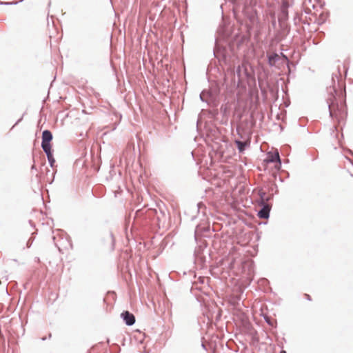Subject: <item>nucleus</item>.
Listing matches in <instances>:
<instances>
[{
  "instance_id": "nucleus-7",
  "label": "nucleus",
  "mask_w": 353,
  "mask_h": 353,
  "mask_svg": "<svg viewBox=\"0 0 353 353\" xmlns=\"http://www.w3.org/2000/svg\"><path fill=\"white\" fill-rule=\"evenodd\" d=\"M261 209L257 212V216L260 219H268L270 217L271 206L268 203L259 202Z\"/></svg>"
},
{
  "instance_id": "nucleus-12",
  "label": "nucleus",
  "mask_w": 353,
  "mask_h": 353,
  "mask_svg": "<svg viewBox=\"0 0 353 353\" xmlns=\"http://www.w3.org/2000/svg\"><path fill=\"white\" fill-rule=\"evenodd\" d=\"M244 12L247 17L249 19L250 21L253 23L256 17V11L254 10L252 8H246Z\"/></svg>"
},
{
  "instance_id": "nucleus-10",
  "label": "nucleus",
  "mask_w": 353,
  "mask_h": 353,
  "mask_svg": "<svg viewBox=\"0 0 353 353\" xmlns=\"http://www.w3.org/2000/svg\"><path fill=\"white\" fill-rule=\"evenodd\" d=\"M280 156L278 150H276L275 152H269L268 153L267 159L265 161L267 163H280Z\"/></svg>"
},
{
  "instance_id": "nucleus-15",
  "label": "nucleus",
  "mask_w": 353,
  "mask_h": 353,
  "mask_svg": "<svg viewBox=\"0 0 353 353\" xmlns=\"http://www.w3.org/2000/svg\"><path fill=\"white\" fill-rule=\"evenodd\" d=\"M220 113L223 115V117H225L227 115L228 112V108L226 105H221L220 107V109L219 110Z\"/></svg>"
},
{
  "instance_id": "nucleus-27",
  "label": "nucleus",
  "mask_w": 353,
  "mask_h": 353,
  "mask_svg": "<svg viewBox=\"0 0 353 353\" xmlns=\"http://www.w3.org/2000/svg\"><path fill=\"white\" fill-rule=\"evenodd\" d=\"M272 197H273V195H270V196H265L264 203H268V202L269 201H270V200L272 199Z\"/></svg>"
},
{
  "instance_id": "nucleus-18",
  "label": "nucleus",
  "mask_w": 353,
  "mask_h": 353,
  "mask_svg": "<svg viewBox=\"0 0 353 353\" xmlns=\"http://www.w3.org/2000/svg\"><path fill=\"white\" fill-rule=\"evenodd\" d=\"M24 0H19V1L14 2V1H0V5H4V6H11V5H17L18 3H21Z\"/></svg>"
},
{
  "instance_id": "nucleus-39",
  "label": "nucleus",
  "mask_w": 353,
  "mask_h": 353,
  "mask_svg": "<svg viewBox=\"0 0 353 353\" xmlns=\"http://www.w3.org/2000/svg\"><path fill=\"white\" fill-rule=\"evenodd\" d=\"M216 41H217V39H215V46L216 47L217 45H216Z\"/></svg>"
},
{
  "instance_id": "nucleus-38",
  "label": "nucleus",
  "mask_w": 353,
  "mask_h": 353,
  "mask_svg": "<svg viewBox=\"0 0 353 353\" xmlns=\"http://www.w3.org/2000/svg\"><path fill=\"white\" fill-rule=\"evenodd\" d=\"M46 339H47V338H46V336H44V337H42V338H41V340H42V341H46Z\"/></svg>"
},
{
  "instance_id": "nucleus-1",
  "label": "nucleus",
  "mask_w": 353,
  "mask_h": 353,
  "mask_svg": "<svg viewBox=\"0 0 353 353\" xmlns=\"http://www.w3.org/2000/svg\"><path fill=\"white\" fill-rule=\"evenodd\" d=\"M332 85L327 88V98L326 99L327 107L329 109L330 117L332 119H340L345 114V108L343 103H339L337 95V89L336 87V83H339L338 76L332 75Z\"/></svg>"
},
{
  "instance_id": "nucleus-24",
  "label": "nucleus",
  "mask_w": 353,
  "mask_h": 353,
  "mask_svg": "<svg viewBox=\"0 0 353 353\" xmlns=\"http://www.w3.org/2000/svg\"><path fill=\"white\" fill-rule=\"evenodd\" d=\"M301 21V17L299 13H296L294 17V24L296 25Z\"/></svg>"
},
{
  "instance_id": "nucleus-40",
  "label": "nucleus",
  "mask_w": 353,
  "mask_h": 353,
  "mask_svg": "<svg viewBox=\"0 0 353 353\" xmlns=\"http://www.w3.org/2000/svg\"><path fill=\"white\" fill-rule=\"evenodd\" d=\"M253 339L256 341H258V339H255L254 337H253Z\"/></svg>"
},
{
  "instance_id": "nucleus-6",
  "label": "nucleus",
  "mask_w": 353,
  "mask_h": 353,
  "mask_svg": "<svg viewBox=\"0 0 353 353\" xmlns=\"http://www.w3.org/2000/svg\"><path fill=\"white\" fill-rule=\"evenodd\" d=\"M53 139L52 133L49 130H44L41 136V148L43 150L51 149V141Z\"/></svg>"
},
{
  "instance_id": "nucleus-9",
  "label": "nucleus",
  "mask_w": 353,
  "mask_h": 353,
  "mask_svg": "<svg viewBox=\"0 0 353 353\" xmlns=\"http://www.w3.org/2000/svg\"><path fill=\"white\" fill-rule=\"evenodd\" d=\"M266 56L268 58V63L269 66L271 68L277 67V63H279L281 60L280 55L276 52H274L272 54L268 53Z\"/></svg>"
},
{
  "instance_id": "nucleus-19",
  "label": "nucleus",
  "mask_w": 353,
  "mask_h": 353,
  "mask_svg": "<svg viewBox=\"0 0 353 353\" xmlns=\"http://www.w3.org/2000/svg\"><path fill=\"white\" fill-rule=\"evenodd\" d=\"M281 39V31H276L274 34V40H275L276 41H280Z\"/></svg>"
},
{
  "instance_id": "nucleus-26",
  "label": "nucleus",
  "mask_w": 353,
  "mask_h": 353,
  "mask_svg": "<svg viewBox=\"0 0 353 353\" xmlns=\"http://www.w3.org/2000/svg\"><path fill=\"white\" fill-rule=\"evenodd\" d=\"M281 58H283L287 63L290 62L288 57L283 53H281Z\"/></svg>"
},
{
  "instance_id": "nucleus-2",
  "label": "nucleus",
  "mask_w": 353,
  "mask_h": 353,
  "mask_svg": "<svg viewBox=\"0 0 353 353\" xmlns=\"http://www.w3.org/2000/svg\"><path fill=\"white\" fill-rule=\"evenodd\" d=\"M244 79L248 80L253 79L254 75L248 71L247 65L245 63L239 65L236 69V71L233 74V82L234 84L236 83L239 87L243 81Z\"/></svg>"
},
{
  "instance_id": "nucleus-16",
  "label": "nucleus",
  "mask_w": 353,
  "mask_h": 353,
  "mask_svg": "<svg viewBox=\"0 0 353 353\" xmlns=\"http://www.w3.org/2000/svg\"><path fill=\"white\" fill-rule=\"evenodd\" d=\"M241 300L240 296H235L231 299V303L234 306H239V301Z\"/></svg>"
},
{
  "instance_id": "nucleus-32",
  "label": "nucleus",
  "mask_w": 353,
  "mask_h": 353,
  "mask_svg": "<svg viewBox=\"0 0 353 353\" xmlns=\"http://www.w3.org/2000/svg\"><path fill=\"white\" fill-rule=\"evenodd\" d=\"M201 347H202L204 350H207L206 345H205L203 343L201 344Z\"/></svg>"
},
{
  "instance_id": "nucleus-5",
  "label": "nucleus",
  "mask_w": 353,
  "mask_h": 353,
  "mask_svg": "<svg viewBox=\"0 0 353 353\" xmlns=\"http://www.w3.org/2000/svg\"><path fill=\"white\" fill-rule=\"evenodd\" d=\"M145 214V219H156L158 222L161 221V216L159 214L158 210L157 209L149 208L147 210H138L135 212V217L142 216Z\"/></svg>"
},
{
  "instance_id": "nucleus-29",
  "label": "nucleus",
  "mask_w": 353,
  "mask_h": 353,
  "mask_svg": "<svg viewBox=\"0 0 353 353\" xmlns=\"http://www.w3.org/2000/svg\"><path fill=\"white\" fill-rule=\"evenodd\" d=\"M276 164L275 165V168L276 170H280L281 168V160H280V163H276Z\"/></svg>"
},
{
  "instance_id": "nucleus-22",
  "label": "nucleus",
  "mask_w": 353,
  "mask_h": 353,
  "mask_svg": "<svg viewBox=\"0 0 353 353\" xmlns=\"http://www.w3.org/2000/svg\"><path fill=\"white\" fill-rule=\"evenodd\" d=\"M263 318H264L265 321V322H266L269 325H270V326H274V322H273L272 319L270 316H268L265 315V316H263Z\"/></svg>"
},
{
  "instance_id": "nucleus-14",
  "label": "nucleus",
  "mask_w": 353,
  "mask_h": 353,
  "mask_svg": "<svg viewBox=\"0 0 353 353\" xmlns=\"http://www.w3.org/2000/svg\"><path fill=\"white\" fill-rule=\"evenodd\" d=\"M277 22H276V18L274 13L271 14V25L269 28L268 33L269 34H271V29L275 30L276 28Z\"/></svg>"
},
{
  "instance_id": "nucleus-21",
  "label": "nucleus",
  "mask_w": 353,
  "mask_h": 353,
  "mask_svg": "<svg viewBox=\"0 0 353 353\" xmlns=\"http://www.w3.org/2000/svg\"><path fill=\"white\" fill-rule=\"evenodd\" d=\"M259 195L260 199L258 201V203L259 202H263V201L264 202L265 196L266 195V193L264 191L261 190L259 191Z\"/></svg>"
},
{
  "instance_id": "nucleus-20",
  "label": "nucleus",
  "mask_w": 353,
  "mask_h": 353,
  "mask_svg": "<svg viewBox=\"0 0 353 353\" xmlns=\"http://www.w3.org/2000/svg\"><path fill=\"white\" fill-rule=\"evenodd\" d=\"M194 261L195 262L201 261V263L205 261V259L203 256H199L196 251L194 252Z\"/></svg>"
},
{
  "instance_id": "nucleus-41",
  "label": "nucleus",
  "mask_w": 353,
  "mask_h": 353,
  "mask_svg": "<svg viewBox=\"0 0 353 353\" xmlns=\"http://www.w3.org/2000/svg\"><path fill=\"white\" fill-rule=\"evenodd\" d=\"M109 342H110V340L108 339H107V343H109Z\"/></svg>"
},
{
  "instance_id": "nucleus-13",
  "label": "nucleus",
  "mask_w": 353,
  "mask_h": 353,
  "mask_svg": "<svg viewBox=\"0 0 353 353\" xmlns=\"http://www.w3.org/2000/svg\"><path fill=\"white\" fill-rule=\"evenodd\" d=\"M43 152L46 153V154L47 156L48 161L49 162V164H50V167L53 168L54 165L55 163V159H54V158L53 157V154H52V148L51 149L43 150Z\"/></svg>"
},
{
  "instance_id": "nucleus-23",
  "label": "nucleus",
  "mask_w": 353,
  "mask_h": 353,
  "mask_svg": "<svg viewBox=\"0 0 353 353\" xmlns=\"http://www.w3.org/2000/svg\"><path fill=\"white\" fill-rule=\"evenodd\" d=\"M158 212L160 216H161V221H163V219L166 216L165 210L159 208V210H158Z\"/></svg>"
},
{
  "instance_id": "nucleus-36",
  "label": "nucleus",
  "mask_w": 353,
  "mask_h": 353,
  "mask_svg": "<svg viewBox=\"0 0 353 353\" xmlns=\"http://www.w3.org/2000/svg\"><path fill=\"white\" fill-rule=\"evenodd\" d=\"M48 339H50L52 337V334L49 333V334L48 335Z\"/></svg>"
},
{
  "instance_id": "nucleus-8",
  "label": "nucleus",
  "mask_w": 353,
  "mask_h": 353,
  "mask_svg": "<svg viewBox=\"0 0 353 353\" xmlns=\"http://www.w3.org/2000/svg\"><path fill=\"white\" fill-rule=\"evenodd\" d=\"M121 317L124 321V323L128 326H131L135 323V316L132 313L130 312L129 311H123L121 314Z\"/></svg>"
},
{
  "instance_id": "nucleus-28",
  "label": "nucleus",
  "mask_w": 353,
  "mask_h": 353,
  "mask_svg": "<svg viewBox=\"0 0 353 353\" xmlns=\"http://www.w3.org/2000/svg\"><path fill=\"white\" fill-rule=\"evenodd\" d=\"M33 241H34V239H33V238H30V239L28 241V242H27V248H29L31 246V245H32V243Z\"/></svg>"
},
{
  "instance_id": "nucleus-34",
  "label": "nucleus",
  "mask_w": 353,
  "mask_h": 353,
  "mask_svg": "<svg viewBox=\"0 0 353 353\" xmlns=\"http://www.w3.org/2000/svg\"><path fill=\"white\" fill-rule=\"evenodd\" d=\"M22 120V118L19 119L14 124V125H17Z\"/></svg>"
},
{
  "instance_id": "nucleus-17",
  "label": "nucleus",
  "mask_w": 353,
  "mask_h": 353,
  "mask_svg": "<svg viewBox=\"0 0 353 353\" xmlns=\"http://www.w3.org/2000/svg\"><path fill=\"white\" fill-rule=\"evenodd\" d=\"M219 113V111L218 109H213L208 111V114H210L211 118H216Z\"/></svg>"
},
{
  "instance_id": "nucleus-3",
  "label": "nucleus",
  "mask_w": 353,
  "mask_h": 353,
  "mask_svg": "<svg viewBox=\"0 0 353 353\" xmlns=\"http://www.w3.org/2000/svg\"><path fill=\"white\" fill-rule=\"evenodd\" d=\"M290 6L289 3L287 1H283L281 6V12L279 15L278 21L281 31L290 32V28L285 22L288 20V8Z\"/></svg>"
},
{
  "instance_id": "nucleus-31",
  "label": "nucleus",
  "mask_w": 353,
  "mask_h": 353,
  "mask_svg": "<svg viewBox=\"0 0 353 353\" xmlns=\"http://www.w3.org/2000/svg\"><path fill=\"white\" fill-rule=\"evenodd\" d=\"M110 238L112 239V244L114 245V237H113V234L112 233L110 234Z\"/></svg>"
},
{
  "instance_id": "nucleus-33",
  "label": "nucleus",
  "mask_w": 353,
  "mask_h": 353,
  "mask_svg": "<svg viewBox=\"0 0 353 353\" xmlns=\"http://www.w3.org/2000/svg\"><path fill=\"white\" fill-rule=\"evenodd\" d=\"M31 170H37V168H36L35 165H32L31 166Z\"/></svg>"
},
{
  "instance_id": "nucleus-25",
  "label": "nucleus",
  "mask_w": 353,
  "mask_h": 353,
  "mask_svg": "<svg viewBox=\"0 0 353 353\" xmlns=\"http://www.w3.org/2000/svg\"><path fill=\"white\" fill-rule=\"evenodd\" d=\"M248 267H249V273H248V274L250 276L251 274L253 272V264L252 263H249L248 264Z\"/></svg>"
},
{
  "instance_id": "nucleus-11",
  "label": "nucleus",
  "mask_w": 353,
  "mask_h": 353,
  "mask_svg": "<svg viewBox=\"0 0 353 353\" xmlns=\"http://www.w3.org/2000/svg\"><path fill=\"white\" fill-rule=\"evenodd\" d=\"M234 143L240 153H243L250 146V141H242L239 139L234 141Z\"/></svg>"
},
{
  "instance_id": "nucleus-37",
  "label": "nucleus",
  "mask_w": 353,
  "mask_h": 353,
  "mask_svg": "<svg viewBox=\"0 0 353 353\" xmlns=\"http://www.w3.org/2000/svg\"><path fill=\"white\" fill-rule=\"evenodd\" d=\"M279 353H286V351L285 350H281V352Z\"/></svg>"
},
{
  "instance_id": "nucleus-4",
  "label": "nucleus",
  "mask_w": 353,
  "mask_h": 353,
  "mask_svg": "<svg viewBox=\"0 0 353 353\" xmlns=\"http://www.w3.org/2000/svg\"><path fill=\"white\" fill-rule=\"evenodd\" d=\"M200 99L210 107H216L218 105L217 96L211 90H203L200 94Z\"/></svg>"
},
{
  "instance_id": "nucleus-30",
  "label": "nucleus",
  "mask_w": 353,
  "mask_h": 353,
  "mask_svg": "<svg viewBox=\"0 0 353 353\" xmlns=\"http://www.w3.org/2000/svg\"><path fill=\"white\" fill-rule=\"evenodd\" d=\"M305 298H306L308 301H311V300H312L311 296H310L309 294H305Z\"/></svg>"
},
{
  "instance_id": "nucleus-35",
  "label": "nucleus",
  "mask_w": 353,
  "mask_h": 353,
  "mask_svg": "<svg viewBox=\"0 0 353 353\" xmlns=\"http://www.w3.org/2000/svg\"><path fill=\"white\" fill-rule=\"evenodd\" d=\"M250 118H251L252 119H254V115H253V113H251V114H250Z\"/></svg>"
}]
</instances>
